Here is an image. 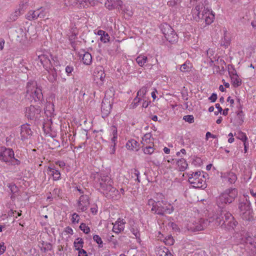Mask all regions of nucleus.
<instances>
[{
    "label": "nucleus",
    "mask_w": 256,
    "mask_h": 256,
    "mask_svg": "<svg viewBox=\"0 0 256 256\" xmlns=\"http://www.w3.org/2000/svg\"><path fill=\"white\" fill-rule=\"evenodd\" d=\"M214 218L209 220L200 218L187 224V229L191 232H198L204 230L210 223L214 222L216 226H220L222 228L228 230H232L237 225L238 222L234 220L232 215L226 210H222L218 213Z\"/></svg>",
    "instance_id": "f257e3e1"
},
{
    "label": "nucleus",
    "mask_w": 256,
    "mask_h": 256,
    "mask_svg": "<svg viewBox=\"0 0 256 256\" xmlns=\"http://www.w3.org/2000/svg\"><path fill=\"white\" fill-rule=\"evenodd\" d=\"M96 186L100 192L108 198L116 200L120 198L118 190L114 186V182L111 178L106 174H98Z\"/></svg>",
    "instance_id": "f03ea898"
},
{
    "label": "nucleus",
    "mask_w": 256,
    "mask_h": 256,
    "mask_svg": "<svg viewBox=\"0 0 256 256\" xmlns=\"http://www.w3.org/2000/svg\"><path fill=\"white\" fill-rule=\"evenodd\" d=\"M26 97L31 102H40L43 98L42 90L38 86L36 81L30 80L27 82Z\"/></svg>",
    "instance_id": "7ed1b4c3"
},
{
    "label": "nucleus",
    "mask_w": 256,
    "mask_h": 256,
    "mask_svg": "<svg viewBox=\"0 0 256 256\" xmlns=\"http://www.w3.org/2000/svg\"><path fill=\"white\" fill-rule=\"evenodd\" d=\"M238 196L236 188H228L224 190L217 198V204L222 208L226 204L232 203Z\"/></svg>",
    "instance_id": "20e7f679"
},
{
    "label": "nucleus",
    "mask_w": 256,
    "mask_h": 256,
    "mask_svg": "<svg viewBox=\"0 0 256 256\" xmlns=\"http://www.w3.org/2000/svg\"><path fill=\"white\" fill-rule=\"evenodd\" d=\"M14 150L4 146L0 148V160L12 166H18L20 160L15 158Z\"/></svg>",
    "instance_id": "39448f33"
},
{
    "label": "nucleus",
    "mask_w": 256,
    "mask_h": 256,
    "mask_svg": "<svg viewBox=\"0 0 256 256\" xmlns=\"http://www.w3.org/2000/svg\"><path fill=\"white\" fill-rule=\"evenodd\" d=\"M204 176L200 172H192L189 174L188 182L196 188H205L206 182L203 180Z\"/></svg>",
    "instance_id": "423d86ee"
},
{
    "label": "nucleus",
    "mask_w": 256,
    "mask_h": 256,
    "mask_svg": "<svg viewBox=\"0 0 256 256\" xmlns=\"http://www.w3.org/2000/svg\"><path fill=\"white\" fill-rule=\"evenodd\" d=\"M153 142H152L151 144L148 146H142V150L144 154H155L154 157L155 158L154 160H152L151 158H146L147 162H152L154 165L156 166H159L160 164V158H162V154L160 152L154 153V149L153 148Z\"/></svg>",
    "instance_id": "0eeeda50"
},
{
    "label": "nucleus",
    "mask_w": 256,
    "mask_h": 256,
    "mask_svg": "<svg viewBox=\"0 0 256 256\" xmlns=\"http://www.w3.org/2000/svg\"><path fill=\"white\" fill-rule=\"evenodd\" d=\"M161 30L166 40L170 42H175L178 40V36L175 33L172 28L167 24H164L161 25Z\"/></svg>",
    "instance_id": "6e6552de"
},
{
    "label": "nucleus",
    "mask_w": 256,
    "mask_h": 256,
    "mask_svg": "<svg viewBox=\"0 0 256 256\" xmlns=\"http://www.w3.org/2000/svg\"><path fill=\"white\" fill-rule=\"evenodd\" d=\"M90 200L88 195L82 194L78 200L76 210L78 212H86L89 208Z\"/></svg>",
    "instance_id": "1a4fd4ad"
},
{
    "label": "nucleus",
    "mask_w": 256,
    "mask_h": 256,
    "mask_svg": "<svg viewBox=\"0 0 256 256\" xmlns=\"http://www.w3.org/2000/svg\"><path fill=\"white\" fill-rule=\"evenodd\" d=\"M41 109L39 106L36 107L31 105L27 108L26 110V115L28 118L30 120L36 119L40 117Z\"/></svg>",
    "instance_id": "9d476101"
},
{
    "label": "nucleus",
    "mask_w": 256,
    "mask_h": 256,
    "mask_svg": "<svg viewBox=\"0 0 256 256\" xmlns=\"http://www.w3.org/2000/svg\"><path fill=\"white\" fill-rule=\"evenodd\" d=\"M94 80L100 85L103 84L105 78L106 74L104 72V68L101 66L96 67L94 72Z\"/></svg>",
    "instance_id": "9b49d317"
},
{
    "label": "nucleus",
    "mask_w": 256,
    "mask_h": 256,
    "mask_svg": "<svg viewBox=\"0 0 256 256\" xmlns=\"http://www.w3.org/2000/svg\"><path fill=\"white\" fill-rule=\"evenodd\" d=\"M51 59H52V55L48 52L38 56V60L46 70H48L52 67Z\"/></svg>",
    "instance_id": "f8f14e48"
},
{
    "label": "nucleus",
    "mask_w": 256,
    "mask_h": 256,
    "mask_svg": "<svg viewBox=\"0 0 256 256\" xmlns=\"http://www.w3.org/2000/svg\"><path fill=\"white\" fill-rule=\"evenodd\" d=\"M112 109V102L106 97H104L102 103V112L104 116H107L110 112Z\"/></svg>",
    "instance_id": "ddd939ff"
},
{
    "label": "nucleus",
    "mask_w": 256,
    "mask_h": 256,
    "mask_svg": "<svg viewBox=\"0 0 256 256\" xmlns=\"http://www.w3.org/2000/svg\"><path fill=\"white\" fill-rule=\"evenodd\" d=\"M122 0H108L106 3V6L109 10L114 8L120 10L124 7Z\"/></svg>",
    "instance_id": "4468645a"
},
{
    "label": "nucleus",
    "mask_w": 256,
    "mask_h": 256,
    "mask_svg": "<svg viewBox=\"0 0 256 256\" xmlns=\"http://www.w3.org/2000/svg\"><path fill=\"white\" fill-rule=\"evenodd\" d=\"M47 173L52 177L54 180H58L61 179V174L60 170L55 166H50L47 168Z\"/></svg>",
    "instance_id": "2eb2a0df"
},
{
    "label": "nucleus",
    "mask_w": 256,
    "mask_h": 256,
    "mask_svg": "<svg viewBox=\"0 0 256 256\" xmlns=\"http://www.w3.org/2000/svg\"><path fill=\"white\" fill-rule=\"evenodd\" d=\"M202 19H205V22L206 25L211 24L214 19V14L212 11L210 10H205V8L202 13Z\"/></svg>",
    "instance_id": "dca6fc26"
},
{
    "label": "nucleus",
    "mask_w": 256,
    "mask_h": 256,
    "mask_svg": "<svg viewBox=\"0 0 256 256\" xmlns=\"http://www.w3.org/2000/svg\"><path fill=\"white\" fill-rule=\"evenodd\" d=\"M32 132L29 125L26 124L21 126L20 132L21 140H24L28 138L29 136H32Z\"/></svg>",
    "instance_id": "f3484780"
},
{
    "label": "nucleus",
    "mask_w": 256,
    "mask_h": 256,
    "mask_svg": "<svg viewBox=\"0 0 256 256\" xmlns=\"http://www.w3.org/2000/svg\"><path fill=\"white\" fill-rule=\"evenodd\" d=\"M203 8V5L199 4L196 5L194 8L192 10V14L193 18L196 22H198L202 19V15L200 13L202 10Z\"/></svg>",
    "instance_id": "a211bd4d"
},
{
    "label": "nucleus",
    "mask_w": 256,
    "mask_h": 256,
    "mask_svg": "<svg viewBox=\"0 0 256 256\" xmlns=\"http://www.w3.org/2000/svg\"><path fill=\"white\" fill-rule=\"evenodd\" d=\"M126 222L124 220L118 219L114 224L112 230L114 232L118 234L124 230Z\"/></svg>",
    "instance_id": "6ab92c4d"
},
{
    "label": "nucleus",
    "mask_w": 256,
    "mask_h": 256,
    "mask_svg": "<svg viewBox=\"0 0 256 256\" xmlns=\"http://www.w3.org/2000/svg\"><path fill=\"white\" fill-rule=\"evenodd\" d=\"M230 74V78L232 84L234 87H238L242 84V80L239 78L236 72V70H234L232 72H229Z\"/></svg>",
    "instance_id": "aec40b11"
},
{
    "label": "nucleus",
    "mask_w": 256,
    "mask_h": 256,
    "mask_svg": "<svg viewBox=\"0 0 256 256\" xmlns=\"http://www.w3.org/2000/svg\"><path fill=\"white\" fill-rule=\"evenodd\" d=\"M222 177L224 180L228 182L230 184H234L237 180V176L236 174L233 172H229L224 174Z\"/></svg>",
    "instance_id": "412c9836"
},
{
    "label": "nucleus",
    "mask_w": 256,
    "mask_h": 256,
    "mask_svg": "<svg viewBox=\"0 0 256 256\" xmlns=\"http://www.w3.org/2000/svg\"><path fill=\"white\" fill-rule=\"evenodd\" d=\"M156 256H173L169 250L166 247H158L156 250Z\"/></svg>",
    "instance_id": "4be33fe9"
},
{
    "label": "nucleus",
    "mask_w": 256,
    "mask_h": 256,
    "mask_svg": "<svg viewBox=\"0 0 256 256\" xmlns=\"http://www.w3.org/2000/svg\"><path fill=\"white\" fill-rule=\"evenodd\" d=\"M8 186L9 188L12 195L10 196V198L12 201H14L16 199V198L18 196V188L17 186L14 183H10L8 184Z\"/></svg>",
    "instance_id": "5701e85b"
},
{
    "label": "nucleus",
    "mask_w": 256,
    "mask_h": 256,
    "mask_svg": "<svg viewBox=\"0 0 256 256\" xmlns=\"http://www.w3.org/2000/svg\"><path fill=\"white\" fill-rule=\"evenodd\" d=\"M240 214H242L244 212H247L248 210L252 208L250 202L246 200L245 202H241L239 204Z\"/></svg>",
    "instance_id": "b1692460"
},
{
    "label": "nucleus",
    "mask_w": 256,
    "mask_h": 256,
    "mask_svg": "<svg viewBox=\"0 0 256 256\" xmlns=\"http://www.w3.org/2000/svg\"><path fill=\"white\" fill-rule=\"evenodd\" d=\"M138 144L134 140H129L126 144V148L128 150L138 151Z\"/></svg>",
    "instance_id": "393cba45"
},
{
    "label": "nucleus",
    "mask_w": 256,
    "mask_h": 256,
    "mask_svg": "<svg viewBox=\"0 0 256 256\" xmlns=\"http://www.w3.org/2000/svg\"><path fill=\"white\" fill-rule=\"evenodd\" d=\"M46 70L49 74L48 76V80L51 82H55L57 78V73L56 70L52 66L50 68H48V70Z\"/></svg>",
    "instance_id": "a878e982"
},
{
    "label": "nucleus",
    "mask_w": 256,
    "mask_h": 256,
    "mask_svg": "<svg viewBox=\"0 0 256 256\" xmlns=\"http://www.w3.org/2000/svg\"><path fill=\"white\" fill-rule=\"evenodd\" d=\"M254 215L252 209L251 208L247 212L244 211V212L240 214V216L244 220L250 221L253 219Z\"/></svg>",
    "instance_id": "bb28decb"
},
{
    "label": "nucleus",
    "mask_w": 256,
    "mask_h": 256,
    "mask_svg": "<svg viewBox=\"0 0 256 256\" xmlns=\"http://www.w3.org/2000/svg\"><path fill=\"white\" fill-rule=\"evenodd\" d=\"M90 0H76L74 4H68L67 6H70V4L74 6H76L79 8H84L86 6H88V4H90Z\"/></svg>",
    "instance_id": "cd10ccee"
},
{
    "label": "nucleus",
    "mask_w": 256,
    "mask_h": 256,
    "mask_svg": "<svg viewBox=\"0 0 256 256\" xmlns=\"http://www.w3.org/2000/svg\"><path fill=\"white\" fill-rule=\"evenodd\" d=\"M39 10H30L26 15V18L30 20H32L37 19L39 16Z\"/></svg>",
    "instance_id": "c85d7f7f"
},
{
    "label": "nucleus",
    "mask_w": 256,
    "mask_h": 256,
    "mask_svg": "<svg viewBox=\"0 0 256 256\" xmlns=\"http://www.w3.org/2000/svg\"><path fill=\"white\" fill-rule=\"evenodd\" d=\"M97 34L100 36V40L104 43L108 42L110 40V37L108 34L105 31L102 30H98L97 32Z\"/></svg>",
    "instance_id": "c756f323"
},
{
    "label": "nucleus",
    "mask_w": 256,
    "mask_h": 256,
    "mask_svg": "<svg viewBox=\"0 0 256 256\" xmlns=\"http://www.w3.org/2000/svg\"><path fill=\"white\" fill-rule=\"evenodd\" d=\"M162 202L164 205V208H162L164 215L165 214H170L174 212V208L171 204L166 203V202L164 201H162Z\"/></svg>",
    "instance_id": "7c9ffc66"
},
{
    "label": "nucleus",
    "mask_w": 256,
    "mask_h": 256,
    "mask_svg": "<svg viewBox=\"0 0 256 256\" xmlns=\"http://www.w3.org/2000/svg\"><path fill=\"white\" fill-rule=\"evenodd\" d=\"M162 202H157V204L156 206V208H152L151 210L158 214L162 216L164 215V211L162 210V208H164V205L162 206Z\"/></svg>",
    "instance_id": "2f4dec72"
},
{
    "label": "nucleus",
    "mask_w": 256,
    "mask_h": 256,
    "mask_svg": "<svg viewBox=\"0 0 256 256\" xmlns=\"http://www.w3.org/2000/svg\"><path fill=\"white\" fill-rule=\"evenodd\" d=\"M176 164L180 171H184L188 167L186 161L184 158H180L176 160Z\"/></svg>",
    "instance_id": "473e14b6"
},
{
    "label": "nucleus",
    "mask_w": 256,
    "mask_h": 256,
    "mask_svg": "<svg viewBox=\"0 0 256 256\" xmlns=\"http://www.w3.org/2000/svg\"><path fill=\"white\" fill-rule=\"evenodd\" d=\"M110 131L112 137L111 138V142L114 144L116 145L118 138V130L117 128L115 126H112L110 127Z\"/></svg>",
    "instance_id": "72a5a7b5"
},
{
    "label": "nucleus",
    "mask_w": 256,
    "mask_h": 256,
    "mask_svg": "<svg viewBox=\"0 0 256 256\" xmlns=\"http://www.w3.org/2000/svg\"><path fill=\"white\" fill-rule=\"evenodd\" d=\"M230 39L229 36L228 35L227 32L226 30H224V36L222 40L221 45L227 48L230 44Z\"/></svg>",
    "instance_id": "f704fd0d"
},
{
    "label": "nucleus",
    "mask_w": 256,
    "mask_h": 256,
    "mask_svg": "<svg viewBox=\"0 0 256 256\" xmlns=\"http://www.w3.org/2000/svg\"><path fill=\"white\" fill-rule=\"evenodd\" d=\"M82 61L84 64L90 65L92 62V56L88 52H85L83 54Z\"/></svg>",
    "instance_id": "c9c22d12"
},
{
    "label": "nucleus",
    "mask_w": 256,
    "mask_h": 256,
    "mask_svg": "<svg viewBox=\"0 0 256 256\" xmlns=\"http://www.w3.org/2000/svg\"><path fill=\"white\" fill-rule=\"evenodd\" d=\"M151 137L152 134L150 133H147L142 138V144L143 146H147L148 144H151L152 142H150Z\"/></svg>",
    "instance_id": "e433bc0d"
},
{
    "label": "nucleus",
    "mask_w": 256,
    "mask_h": 256,
    "mask_svg": "<svg viewBox=\"0 0 256 256\" xmlns=\"http://www.w3.org/2000/svg\"><path fill=\"white\" fill-rule=\"evenodd\" d=\"M147 60V57L144 55H140L136 58V61L140 66H144Z\"/></svg>",
    "instance_id": "4c0bfd02"
},
{
    "label": "nucleus",
    "mask_w": 256,
    "mask_h": 256,
    "mask_svg": "<svg viewBox=\"0 0 256 256\" xmlns=\"http://www.w3.org/2000/svg\"><path fill=\"white\" fill-rule=\"evenodd\" d=\"M148 91V88L146 86H143L139 90H138L136 96L140 97L142 99L146 98L145 96V95L146 94Z\"/></svg>",
    "instance_id": "58836bf2"
},
{
    "label": "nucleus",
    "mask_w": 256,
    "mask_h": 256,
    "mask_svg": "<svg viewBox=\"0 0 256 256\" xmlns=\"http://www.w3.org/2000/svg\"><path fill=\"white\" fill-rule=\"evenodd\" d=\"M124 7L122 8L120 10L124 14H126L128 16H131L132 15L133 12H132L131 7L129 6H126L123 4Z\"/></svg>",
    "instance_id": "ea45409f"
},
{
    "label": "nucleus",
    "mask_w": 256,
    "mask_h": 256,
    "mask_svg": "<svg viewBox=\"0 0 256 256\" xmlns=\"http://www.w3.org/2000/svg\"><path fill=\"white\" fill-rule=\"evenodd\" d=\"M84 241L82 238H77L74 242V246L76 250H80L83 247Z\"/></svg>",
    "instance_id": "a19ab883"
},
{
    "label": "nucleus",
    "mask_w": 256,
    "mask_h": 256,
    "mask_svg": "<svg viewBox=\"0 0 256 256\" xmlns=\"http://www.w3.org/2000/svg\"><path fill=\"white\" fill-rule=\"evenodd\" d=\"M142 100V99L136 96V98L133 100L132 102L130 104V108H136L140 102Z\"/></svg>",
    "instance_id": "79ce46f5"
},
{
    "label": "nucleus",
    "mask_w": 256,
    "mask_h": 256,
    "mask_svg": "<svg viewBox=\"0 0 256 256\" xmlns=\"http://www.w3.org/2000/svg\"><path fill=\"white\" fill-rule=\"evenodd\" d=\"M22 14V10L18 9L14 11L10 16V20L12 21L16 20L18 16Z\"/></svg>",
    "instance_id": "37998d69"
},
{
    "label": "nucleus",
    "mask_w": 256,
    "mask_h": 256,
    "mask_svg": "<svg viewBox=\"0 0 256 256\" xmlns=\"http://www.w3.org/2000/svg\"><path fill=\"white\" fill-rule=\"evenodd\" d=\"M52 193L54 198H62L63 196L62 190L58 188H55L54 190Z\"/></svg>",
    "instance_id": "c03bdc74"
},
{
    "label": "nucleus",
    "mask_w": 256,
    "mask_h": 256,
    "mask_svg": "<svg viewBox=\"0 0 256 256\" xmlns=\"http://www.w3.org/2000/svg\"><path fill=\"white\" fill-rule=\"evenodd\" d=\"M80 228L85 234H87L90 232V228L86 224H81Z\"/></svg>",
    "instance_id": "a18cd8bd"
},
{
    "label": "nucleus",
    "mask_w": 256,
    "mask_h": 256,
    "mask_svg": "<svg viewBox=\"0 0 256 256\" xmlns=\"http://www.w3.org/2000/svg\"><path fill=\"white\" fill-rule=\"evenodd\" d=\"M236 138L239 140H240L242 141L246 142V141L248 140V138H247L246 134L242 132H239L238 133V136H236Z\"/></svg>",
    "instance_id": "49530a36"
},
{
    "label": "nucleus",
    "mask_w": 256,
    "mask_h": 256,
    "mask_svg": "<svg viewBox=\"0 0 256 256\" xmlns=\"http://www.w3.org/2000/svg\"><path fill=\"white\" fill-rule=\"evenodd\" d=\"M49 112L50 114H52L54 112V105L52 103L47 102L46 106V112Z\"/></svg>",
    "instance_id": "de8ad7c7"
},
{
    "label": "nucleus",
    "mask_w": 256,
    "mask_h": 256,
    "mask_svg": "<svg viewBox=\"0 0 256 256\" xmlns=\"http://www.w3.org/2000/svg\"><path fill=\"white\" fill-rule=\"evenodd\" d=\"M93 240L94 241H95L98 244H99V246L100 247H102V240L101 238L97 235V234H95L94 236H93Z\"/></svg>",
    "instance_id": "09e8293b"
},
{
    "label": "nucleus",
    "mask_w": 256,
    "mask_h": 256,
    "mask_svg": "<svg viewBox=\"0 0 256 256\" xmlns=\"http://www.w3.org/2000/svg\"><path fill=\"white\" fill-rule=\"evenodd\" d=\"M132 177H136V180L138 181V182H140V180L139 178V176L140 174V173L139 171L136 169H134L132 170Z\"/></svg>",
    "instance_id": "8fccbe9b"
},
{
    "label": "nucleus",
    "mask_w": 256,
    "mask_h": 256,
    "mask_svg": "<svg viewBox=\"0 0 256 256\" xmlns=\"http://www.w3.org/2000/svg\"><path fill=\"white\" fill-rule=\"evenodd\" d=\"M183 120L190 124H192L194 122V117L192 115L184 116L183 118Z\"/></svg>",
    "instance_id": "3c124183"
},
{
    "label": "nucleus",
    "mask_w": 256,
    "mask_h": 256,
    "mask_svg": "<svg viewBox=\"0 0 256 256\" xmlns=\"http://www.w3.org/2000/svg\"><path fill=\"white\" fill-rule=\"evenodd\" d=\"M66 72L68 76L72 75V72L74 71V67L72 66L68 65L66 68Z\"/></svg>",
    "instance_id": "603ef678"
},
{
    "label": "nucleus",
    "mask_w": 256,
    "mask_h": 256,
    "mask_svg": "<svg viewBox=\"0 0 256 256\" xmlns=\"http://www.w3.org/2000/svg\"><path fill=\"white\" fill-rule=\"evenodd\" d=\"M80 216L76 213H74L72 215V223H78L79 222Z\"/></svg>",
    "instance_id": "864d4df0"
},
{
    "label": "nucleus",
    "mask_w": 256,
    "mask_h": 256,
    "mask_svg": "<svg viewBox=\"0 0 256 256\" xmlns=\"http://www.w3.org/2000/svg\"><path fill=\"white\" fill-rule=\"evenodd\" d=\"M131 232L135 236V237L140 236V233L139 230L136 228L132 227L130 229Z\"/></svg>",
    "instance_id": "5fc2aeb1"
},
{
    "label": "nucleus",
    "mask_w": 256,
    "mask_h": 256,
    "mask_svg": "<svg viewBox=\"0 0 256 256\" xmlns=\"http://www.w3.org/2000/svg\"><path fill=\"white\" fill-rule=\"evenodd\" d=\"M190 66H188L186 62L180 66V70L182 72H184L189 70Z\"/></svg>",
    "instance_id": "6e6d98bb"
},
{
    "label": "nucleus",
    "mask_w": 256,
    "mask_h": 256,
    "mask_svg": "<svg viewBox=\"0 0 256 256\" xmlns=\"http://www.w3.org/2000/svg\"><path fill=\"white\" fill-rule=\"evenodd\" d=\"M214 51L212 48H209L208 50H206V55L209 58H210L211 62H214V61L210 58V56H212L214 55Z\"/></svg>",
    "instance_id": "4d7b16f0"
},
{
    "label": "nucleus",
    "mask_w": 256,
    "mask_h": 256,
    "mask_svg": "<svg viewBox=\"0 0 256 256\" xmlns=\"http://www.w3.org/2000/svg\"><path fill=\"white\" fill-rule=\"evenodd\" d=\"M148 206H152V208H156V206L157 202H156L153 199L150 198V199L148 200Z\"/></svg>",
    "instance_id": "13d9d810"
},
{
    "label": "nucleus",
    "mask_w": 256,
    "mask_h": 256,
    "mask_svg": "<svg viewBox=\"0 0 256 256\" xmlns=\"http://www.w3.org/2000/svg\"><path fill=\"white\" fill-rule=\"evenodd\" d=\"M174 242V239L170 236H168V238L166 239V241H165V242L166 243V244H169V245L173 244Z\"/></svg>",
    "instance_id": "bf43d9fd"
},
{
    "label": "nucleus",
    "mask_w": 256,
    "mask_h": 256,
    "mask_svg": "<svg viewBox=\"0 0 256 256\" xmlns=\"http://www.w3.org/2000/svg\"><path fill=\"white\" fill-rule=\"evenodd\" d=\"M142 100H143L142 104V108H146L150 103V102L148 101L146 98H142Z\"/></svg>",
    "instance_id": "052dcab7"
},
{
    "label": "nucleus",
    "mask_w": 256,
    "mask_h": 256,
    "mask_svg": "<svg viewBox=\"0 0 256 256\" xmlns=\"http://www.w3.org/2000/svg\"><path fill=\"white\" fill-rule=\"evenodd\" d=\"M6 250V246L4 242L0 243V255L3 254Z\"/></svg>",
    "instance_id": "680f3d73"
},
{
    "label": "nucleus",
    "mask_w": 256,
    "mask_h": 256,
    "mask_svg": "<svg viewBox=\"0 0 256 256\" xmlns=\"http://www.w3.org/2000/svg\"><path fill=\"white\" fill-rule=\"evenodd\" d=\"M52 248V246L50 243H46L43 246L44 251L50 250Z\"/></svg>",
    "instance_id": "e2e57ef3"
},
{
    "label": "nucleus",
    "mask_w": 256,
    "mask_h": 256,
    "mask_svg": "<svg viewBox=\"0 0 256 256\" xmlns=\"http://www.w3.org/2000/svg\"><path fill=\"white\" fill-rule=\"evenodd\" d=\"M208 99L212 102H215L217 99V94H216L213 93L211 96L209 97Z\"/></svg>",
    "instance_id": "0e129e2a"
},
{
    "label": "nucleus",
    "mask_w": 256,
    "mask_h": 256,
    "mask_svg": "<svg viewBox=\"0 0 256 256\" xmlns=\"http://www.w3.org/2000/svg\"><path fill=\"white\" fill-rule=\"evenodd\" d=\"M38 10L40 14L38 18H44L46 16V12L42 8H40Z\"/></svg>",
    "instance_id": "69168bd1"
},
{
    "label": "nucleus",
    "mask_w": 256,
    "mask_h": 256,
    "mask_svg": "<svg viewBox=\"0 0 256 256\" xmlns=\"http://www.w3.org/2000/svg\"><path fill=\"white\" fill-rule=\"evenodd\" d=\"M78 250V256H87L86 252L83 249Z\"/></svg>",
    "instance_id": "338daca9"
},
{
    "label": "nucleus",
    "mask_w": 256,
    "mask_h": 256,
    "mask_svg": "<svg viewBox=\"0 0 256 256\" xmlns=\"http://www.w3.org/2000/svg\"><path fill=\"white\" fill-rule=\"evenodd\" d=\"M56 164L58 166L61 168H64L66 166L65 162L63 161H57L56 162Z\"/></svg>",
    "instance_id": "774afa93"
}]
</instances>
